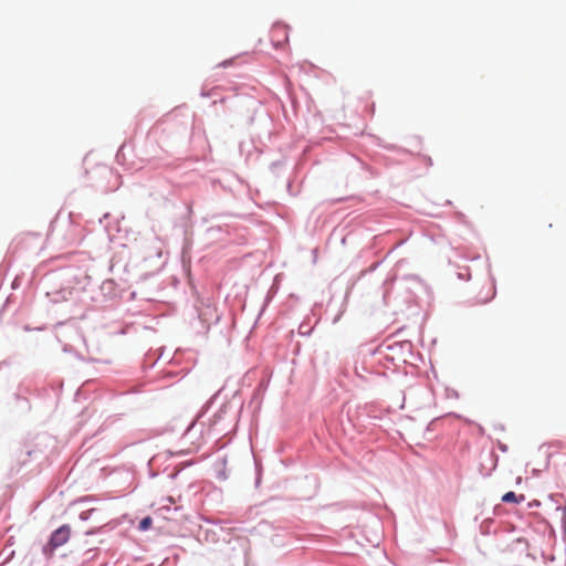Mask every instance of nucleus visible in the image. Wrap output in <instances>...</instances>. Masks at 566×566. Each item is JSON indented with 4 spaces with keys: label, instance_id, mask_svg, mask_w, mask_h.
Listing matches in <instances>:
<instances>
[{
    "label": "nucleus",
    "instance_id": "obj_1",
    "mask_svg": "<svg viewBox=\"0 0 566 566\" xmlns=\"http://www.w3.org/2000/svg\"><path fill=\"white\" fill-rule=\"evenodd\" d=\"M71 535V528L69 525H62L53 532L46 546H44V553L52 555L53 551L64 545Z\"/></svg>",
    "mask_w": 566,
    "mask_h": 566
},
{
    "label": "nucleus",
    "instance_id": "obj_2",
    "mask_svg": "<svg viewBox=\"0 0 566 566\" xmlns=\"http://www.w3.org/2000/svg\"><path fill=\"white\" fill-rule=\"evenodd\" d=\"M270 36L275 48H282L289 42V27L280 22L274 23L270 31Z\"/></svg>",
    "mask_w": 566,
    "mask_h": 566
},
{
    "label": "nucleus",
    "instance_id": "obj_3",
    "mask_svg": "<svg viewBox=\"0 0 566 566\" xmlns=\"http://www.w3.org/2000/svg\"><path fill=\"white\" fill-rule=\"evenodd\" d=\"M524 495L521 494V495H516L514 492L510 491L507 493H505L503 496H502V501L505 502V503H521L524 501Z\"/></svg>",
    "mask_w": 566,
    "mask_h": 566
},
{
    "label": "nucleus",
    "instance_id": "obj_4",
    "mask_svg": "<svg viewBox=\"0 0 566 566\" xmlns=\"http://www.w3.org/2000/svg\"><path fill=\"white\" fill-rule=\"evenodd\" d=\"M153 524V520L150 516L144 517L138 525L139 531H147Z\"/></svg>",
    "mask_w": 566,
    "mask_h": 566
},
{
    "label": "nucleus",
    "instance_id": "obj_5",
    "mask_svg": "<svg viewBox=\"0 0 566 566\" xmlns=\"http://www.w3.org/2000/svg\"><path fill=\"white\" fill-rule=\"evenodd\" d=\"M95 510L92 509V510H87V511H84L80 514V517L81 520H87L90 518L91 514L94 512Z\"/></svg>",
    "mask_w": 566,
    "mask_h": 566
}]
</instances>
